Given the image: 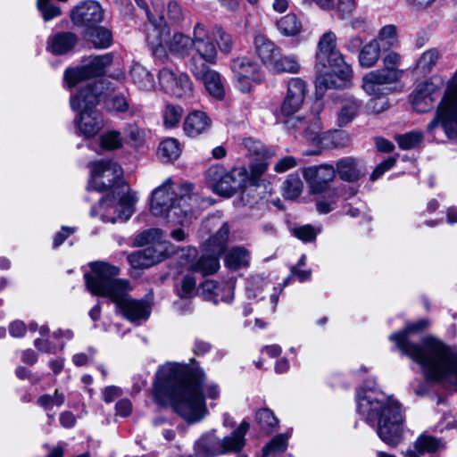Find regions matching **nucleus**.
Masks as SVG:
<instances>
[{
    "label": "nucleus",
    "instance_id": "f257e3e1",
    "mask_svg": "<svg viewBox=\"0 0 457 457\" xmlns=\"http://www.w3.org/2000/svg\"><path fill=\"white\" fill-rule=\"evenodd\" d=\"M204 370L198 367L166 362L156 373L153 387L154 401L161 405L170 404L189 423L198 422L208 413L204 398L214 402L221 393L217 383H204Z\"/></svg>",
    "mask_w": 457,
    "mask_h": 457
},
{
    "label": "nucleus",
    "instance_id": "f03ea898",
    "mask_svg": "<svg viewBox=\"0 0 457 457\" xmlns=\"http://www.w3.org/2000/svg\"><path fill=\"white\" fill-rule=\"evenodd\" d=\"M428 321L420 320L409 324L390 339L409 358L420 364L427 378L457 385V351L433 337L424 338L421 345L411 343L407 335L420 331Z\"/></svg>",
    "mask_w": 457,
    "mask_h": 457
},
{
    "label": "nucleus",
    "instance_id": "7ed1b4c3",
    "mask_svg": "<svg viewBox=\"0 0 457 457\" xmlns=\"http://www.w3.org/2000/svg\"><path fill=\"white\" fill-rule=\"evenodd\" d=\"M120 269L103 262L90 263V272L85 274L87 288L95 295L108 297L116 304L117 311L132 323L146 320L150 305L143 300L131 298L129 281L117 276Z\"/></svg>",
    "mask_w": 457,
    "mask_h": 457
},
{
    "label": "nucleus",
    "instance_id": "20e7f679",
    "mask_svg": "<svg viewBox=\"0 0 457 457\" xmlns=\"http://www.w3.org/2000/svg\"><path fill=\"white\" fill-rule=\"evenodd\" d=\"M357 411L375 428L378 436L387 445L395 446L403 438V418L397 401L375 387L365 386L357 392Z\"/></svg>",
    "mask_w": 457,
    "mask_h": 457
},
{
    "label": "nucleus",
    "instance_id": "39448f33",
    "mask_svg": "<svg viewBox=\"0 0 457 457\" xmlns=\"http://www.w3.org/2000/svg\"><path fill=\"white\" fill-rule=\"evenodd\" d=\"M337 37L332 30L323 33L318 41L315 54L317 94L328 88L346 87L352 79L353 70L337 47Z\"/></svg>",
    "mask_w": 457,
    "mask_h": 457
},
{
    "label": "nucleus",
    "instance_id": "423d86ee",
    "mask_svg": "<svg viewBox=\"0 0 457 457\" xmlns=\"http://www.w3.org/2000/svg\"><path fill=\"white\" fill-rule=\"evenodd\" d=\"M193 185L183 184L176 188L170 178L166 179L162 185L154 188L151 195L150 212L157 217L171 218L174 216L178 222L184 224L192 212L191 202H195L193 195Z\"/></svg>",
    "mask_w": 457,
    "mask_h": 457
},
{
    "label": "nucleus",
    "instance_id": "0eeeda50",
    "mask_svg": "<svg viewBox=\"0 0 457 457\" xmlns=\"http://www.w3.org/2000/svg\"><path fill=\"white\" fill-rule=\"evenodd\" d=\"M137 5L141 7L148 19L149 23L146 26V39L149 45L157 51L158 47L167 46L170 51L184 54L193 46V37L176 33L172 38L168 41V29L163 18V2L162 0H151V6L147 0H136Z\"/></svg>",
    "mask_w": 457,
    "mask_h": 457
},
{
    "label": "nucleus",
    "instance_id": "6e6552de",
    "mask_svg": "<svg viewBox=\"0 0 457 457\" xmlns=\"http://www.w3.org/2000/svg\"><path fill=\"white\" fill-rule=\"evenodd\" d=\"M98 92L92 84H87L76 95L71 96V106L78 112L76 126L86 138L95 137L104 128V119L96 110L98 104Z\"/></svg>",
    "mask_w": 457,
    "mask_h": 457
},
{
    "label": "nucleus",
    "instance_id": "1a4fd4ad",
    "mask_svg": "<svg viewBox=\"0 0 457 457\" xmlns=\"http://www.w3.org/2000/svg\"><path fill=\"white\" fill-rule=\"evenodd\" d=\"M137 196L129 185H121L104 196L91 210L92 216H97L104 222H126L135 212Z\"/></svg>",
    "mask_w": 457,
    "mask_h": 457
},
{
    "label": "nucleus",
    "instance_id": "9d476101",
    "mask_svg": "<svg viewBox=\"0 0 457 457\" xmlns=\"http://www.w3.org/2000/svg\"><path fill=\"white\" fill-rule=\"evenodd\" d=\"M216 41L220 50L224 54H229L233 48V40L222 28L208 27L197 22L193 29L194 49L198 58L207 63L215 64L218 52Z\"/></svg>",
    "mask_w": 457,
    "mask_h": 457
},
{
    "label": "nucleus",
    "instance_id": "9b49d317",
    "mask_svg": "<svg viewBox=\"0 0 457 457\" xmlns=\"http://www.w3.org/2000/svg\"><path fill=\"white\" fill-rule=\"evenodd\" d=\"M439 125L449 139H457V71L447 84L435 118L427 126L428 132L433 133Z\"/></svg>",
    "mask_w": 457,
    "mask_h": 457
},
{
    "label": "nucleus",
    "instance_id": "f8f14e48",
    "mask_svg": "<svg viewBox=\"0 0 457 457\" xmlns=\"http://www.w3.org/2000/svg\"><path fill=\"white\" fill-rule=\"evenodd\" d=\"M228 233V224L222 223L216 234L204 244V253L196 262L191 265L190 270L200 272L204 276L215 273L220 268L219 257L226 248Z\"/></svg>",
    "mask_w": 457,
    "mask_h": 457
},
{
    "label": "nucleus",
    "instance_id": "ddd939ff",
    "mask_svg": "<svg viewBox=\"0 0 457 457\" xmlns=\"http://www.w3.org/2000/svg\"><path fill=\"white\" fill-rule=\"evenodd\" d=\"M121 168L112 160H100L91 163V177L88 189L104 191L108 188L117 189L121 185Z\"/></svg>",
    "mask_w": 457,
    "mask_h": 457
},
{
    "label": "nucleus",
    "instance_id": "4468645a",
    "mask_svg": "<svg viewBox=\"0 0 457 457\" xmlns=\"http://www.w3.org/2000/svg\"><path fill=\"white\" fill-rule=\"evenodd\" d=\"M230 70L233 74L235 87L242 93L250 92L253 85L260 83L263 79V72L260 64L246 56L232 59Z\"/></svg>",
    "mask_w": 457,
    "mask_h": 457
},
{
    "label": "nucleus",
    "instance_id": "2eb2a0df",
    "mask_svg": "<svg viewBox=\"0 0 457 457\" xmlns=\"http://www.w3.org/2000/svg\"><path fill=\"white\" fill-rule=\"evenodd\" d=\"M112 62V56L108 54L91 56L84 60L80 66L68 68L64 71V82L69 88H72L90 78L101 75Z\"/></svg>",
    "mask_w": 457,
    "mask_h": 457
},
{
    "label": "nucleus",
    "instance_id": "dca6fc26",
    "mask_svg": "<svg viewBox=\"0 0 457 457\" xmlns=\"http://www.w3.org/2000/svg\"><path fill=\"white\" fill-rule=\"evenodd\" d=\"M207 64V62L193 57L190 62V71L197 79L204 83L205 91L212 99L222 101L226 94L224 80L217 71L210 69Z\"/></svg>",
    "mask_w": 457,
    "mask_h": 457
},
{
    "label": "nucleus",
    "instance_id": "f3484780",
    "mask_svg": "<svg viewBox=\"0 0 457 457\" xmlns=\"http://www.w3.org/2000/svg\"><path fill=\"white\" fill-rule=\"evenodd\" d=\"M443 85L444 79L440 76H432L428 79L419 83L411 95L412 108L418 112L429 111Z\"/></svg>",
    "mask_w": 457,
    "mask_h": 457
},
{
    "label": "nucleus",
    "instance_id": "a211bd4d",
    "mask_svg": "<svg viewBox=\"0 0 457 457\" xmlns=\"http://www.w3.org/2000/svg\"><path fill=\"white\" fill-rule=\"evenodd\" d=\"M303 176L311 191L314 194L325 192L336 177L332 165L321 164L311 166L303 170Z\"/></svg>",
    "mask_w": 457,
    "mask_h": 457
},
{
    "label": "nucleus",
    "instance_id": "6ab92c4d",
    "mask_svg": "<svg viewBox=\"0 0 457 457\" xmlns=\"http://www.w3.org/2000/svg\"><path fill=\"white\" fill-rule=\"evenodd\" d=\"M306 83L300 78H291L287 82V93L281 105V113L291 116L302 107L305 95Z\"/></svg>",
    "mask_w": 457,
    "mask_h": 457
},
{
    "label": "nucleus",
    "instance_id": "aec40b11",
    "mask_svg": "<svg viewBox=\"0 0 457 457\" xmlns=\"http://www.w3.org/2000/svg\"><path fill=\"white\" fill-rule=\"evenodd\" d=\"M235 281L232 279L218 283L214 280H205L201 285L203 296L217 304L220 302L230 303L234 299Z\"/></svg>",
    "mask_w": 457,
    "mask_h": 457
},
{
    "label": "nucleus",
    "instance_id": "412c9836",
    "mask_svg": "<svg viewBox=\"0 0 457 457\" xmlns=\"http://www.w3.org/2000/svg\"><path fill=\"white\" fill-rule=\"evenodd\" d=\"M104 12L96 1H87L77 6L71 12V20L77 26L87 27V29L100 23Z\"/></svg>",
    "mask_w": 457,
    "mask_h": 457
},
{
    "label": "nucleus",
    "instance_id": "4be33fe9",
    "mask_svg": "<svg viewBox=\"0 0 457 457\" xmlns=\"http://www.w3.org/2000/svg\"><path fill=\"white\" fill-rule=\"evenodd\" d=\"M210 185L216 194L228 197L235 191V180L220 166L211 167L207 171Z\"/></svg>",
    "mask_w": 457,
    "mask_h": 457
},
{
    "label": "nucleus",
    "instance_id": "5701e85b",
    "mask_svg": "<svg viewBox=\"0 0 457 457\" xmlns=\"http://www.w3.org/2000/svg\"><path fill=\"white\" fill-rule=\"evenodd\" d=\"M163 258V246L159 244L132 253L128 256V261L134 269H145L162 262Z\"/></svg>",
    "mask_w": 457,
    "mask_h": 457
},
{
    "label": "nucleus",
    "instance_id": "b1692460",
    "mask_svg": "<svg viewBox=\"0 0 457 457\" xmlns=\"http://www.w3.org/2000/svg\"><path fill=\"white\" fill-rule=\"evenodd\" d=\"M212 126L209 116L202 111H192L185 118L183 129L190 137H195L206 132Z\"/></svg>",
    "mask_w": 457,
    "mask_h": 457
},
{
    "label": "nucleus",
    "instance_id": "393cba45",
    "mask_svg": "<svg viewBox=\"0 0 457 457\" xmlns=\"http://www.w3.org/2000/svg\"><path fill=\"white\" fill-rule=\"evenodd\" d=\"M256 54L267 69L278 55L280 48L270 38L262 34H257L253 40Z\"/></svg>",
    "mask_w": 457,
    "mask_h": 457
},
{
    "label": "nucleus",
    "instance_id": "a878e982",
    "mask_svg": "<svg viewBox=\"0 0 457 457\" xmlns=\"http://www.w3.org/2000/svg\"><path fill=\"white\" fill-rule=\"evenodd\" d=\"M195 451L197 457L222 455L220 439L215 436V431L202 436L195 445Z\"/></svg>",
    "mask_w": 457,
    "mask_h": 457
},
{
    "label": "nucleus",
    "instance_id": "bb28decb",
    "mask_svg": "<svg viewBox=\"0 0 457 457\" xmlns=\"http://www.w3.org/2000/svg\"><path fill=\"white\" fill-rule=\"evenodd\" d=\"M249 428L247 421H242L229 436L220 439L222 454L240 452L245 445V436Z\"/></svg>",
    "mask_w": 457,
    "mask_h": 457
},
{
    "label": "nucleus",
    "instance_id": "cd10ccee",
    "mask_svg": "<svg viewBox=\"0 0 457 457\" xmlns=\"http://www.w3.org/2000/svg\"><path fill=\"white\" fill-rule=\"evenodd\" d=\"M382 62L383 68L378 70L387 77L389 80L396 83L403 77L404 71L400 68L402 57L397 52H386L382 58Z\"/></svg>",
    "mask_w": 457,
    "mask_h": 457
},
{
    "label": "nucleus",
    "instance_id": "c85d7f7f",
    "mask_svg": "<svg viewBox=\"0 0 457 457\" xmlns=\"http://www.w3.org/2000/svg\"><path fill=\"white\" fill-rule=\"evenodd\" d=\"M301 69L302 65L296 54L281 55L279 53L268 70L274 74H297L301 71Z\"/></svg>",
    "mask_w": 457,
    "mask_h": 457
},
{
    "label": "nucleus",
    "instance_id": "c756f323",
    "mask_svg": "<svg viewBox=\"0 0 457 457\" xmlns=\"http://www.w3.org/2000/svg\"><path fill=\"white\" fill-rule=\"evenodd\" d=\"M394 84L378 70L371 71L362 77V89L370 96H380L384 94V86Z\"/></svg>",
    "mask_w": 457,
    "mask_h": 457
},
{
    "label": "nucleus",
    "instance_id": "7c9ffc66",
    "mask_svg": "<svg viewBox=\"0 0 457 457\" xmlns=\"http://www.w3.org/2000/svg\"><path fill=\"white\" fill-rule=\"evenodd\" d=\"M337 171L341 179L353 182L363 175L359 162L353 157H345L337 162Z\"/></svg>",
    "mask_w": 457,
    "mask_h": 457
},
{
    "label": "nucleus",
    "instance_id": "2f4dec72",
    "mask_svg": "<svg viewBox=\"0 0 457 457\" xmlns=\"http://www.w3.org/2000/svg\"><path fill=\"white\" fill-rule=\"evenodd\" d=\"M339 104L337 122L339 127H344L355 118L361 104L353 96L342 98Z\"/></svg>",
    "mask_w": 457,
    "mask_h": 457
},
{
    "label": "nucleus",
    "instance_id": "473e14b6",
    "mask_svg": "<svg viewBox=\"0 0 457 457\" xmlns=\"http://www.w3.org/2000/svg\"><path fill=\"white\" fill-rule=\"evenodd\" d=\"M77 43V37L70 32L59 33L48 41V49L54 54H63L71 51Z\"/></svg>",
    "mask_w": 457,
    "mask_h": 457
},
{
    "label": "nucleus",
    "instance_id": "72a5a7b5",
    "mask_svg": "<svg viewBox=\"0 0 457 457\" xmlns=\"http://www.w3.org/2000/svg\"><path fill=\"white\" fill-rule=\"evenodd\" d=\"M181 154L179 142L173 137H167L160 142L157 156L162 162H173Z\"/></svg>",
    "mask_w": 457,
    "mask_h": 457
},
{
    "label": "nucleus",
    "instance_id": "f704fd0d",
    "mask_svg": "<svg viewBox=\"0 0 457 457\" xmlns=\"http://www.w3.org/2000/svg\"><path fill=\"white\" fill-rule=\"evenodd\" d=\"M130 77L133 83L142 90L149 91L155 87L153 75L138 62H135L131 66Z\"/></svg>",
    "mask_w": 457,
    "mask_h": 457
},
{
    "label": "nucleus",
    "instance_id": "c9c22d12",
    "mask_svg": "<svg viewBox=\"0 0 457 457\" xmlns=\"http://www.w3.org/2000/svg\"><path fill=\"white\" fill-rule=\"evenodd\" d=\"M385 52L395 47L398 44V29L395 25L387 24L383 26L372 39Z\"/></svg>",
    "mask_w": 457,
    "mask_h": 457
},
{
    "label": "nucleus",
    "instance_id": "e433bc0d",
    "mask_svg": "<svg viewBox=\"0 0 457 457\" xmlns=\"http://www.w3.org/2000/svg\"><path fill=\"white\" fill-rule=\"evenodd\" d=\"M250 262V253L247 249L236 246L231 248L225 256V264L230 270L245 268Z\"/></svg>",
    "mask_w": 457,
    "mask_h": 457
},
{
    "label": "nucleus",
    "instance_id": "4c0bfd02",
    "mask_svg": "<svg viewBox=\"0 0 457 457\" xmlns=\"http://www.w3.org/2000/svg\"><path fill=\"white\" fill-rule=\"evenodd\" d=\"M382 49L372 39L364 45L359 53V63L362 68L369 69L376 65L380 59Z\"/></svg>",
    "mask_w": 457,
    "mask_h": 457
},
{
    "label": "nucleus",
    "instance_id": "58836bf2",
    "mask_svg": "<svg viewBox=\"0 0 457 457\" xmlns=\"http://www.w3.org/2000/svg\"><path fill=\"white\" fill-rule=\"evenodd\" d=\"M277 28L285 37H295L302 31V22L294 13L281 17L277 22Z\"/></svg>",
    "mask_w": 457,
    "mask_h": 457
},
{
    "label": "nucleus",
    "instance_id": "ea45409f",
    "mask_svg": "<svg viewBox=\"0 0 457 457\" xmlns=\"http://www.w3.org/2000/svg\"><path fill=\"white\" fill-rule=\"evenodd\" d=\"M87 37L96 48H107L112 42V32L104 27H92L87 29Z\"/></svg>",
    "mask_w": 457,
    "mask_h": 457
},
{
    "label": "nucleus",
    "instance_id": "a19ab883",
    "mask_svg": "<svg viewBox=\"0 0 457 457\" xmlns=\"http://www.w3.org/2000/svg\"><path fill=\"white\" fill-rule=\"evenodd\" d=\"M350 143V136L343 130L328 131L321 137V144L326 147L342 148Z\"/></svg>",
    "mask_w": 457,
    "mask_h": 457
},
{
    "label": "nucleus",
    "instance_id": "79ce46f5",
    "mask_svg": "<svg viewBox=\"0 0 457 457\" xmlns=\"http://www.w3.org/2000/svg\"><path fill=\"white\" fill-rule=\"evenodd\" d=\"M441 53L436 48H431L424 52L417 62L416 68L423 74L432 71L436 65Z\"/></svg>",
    "mask_w": 457,
    "mask_h": 457
},
{
    "label": "nucleus",
    "instance_id": "37998d69",
    "mask_svg": "<svg viewBox=\"0 0 457 457\" xmlns=\"http://www.w3.org/2000/svg\"><path fill=\"white\" fill-rule=\"evenodd\" d=\"M287 438L286 434H279L273 437L263 447L262 457H277L284 453L287 447Z\"/></svg>",
    "mask_w": 457,
    "mask_h": 457
},
{
    "label": "nucleus",
    "instance_id": "c03bdc74",
    "mask_svg": "<svg viewBox=\"0 0 457 457\" xmlns=\"http://www.w3.org/2000/svg\"><path fill=\"white\" fill-rule=\"evenodd\" d=\"M303 183L300 176L296 173L291 174L284 182L283 195L287 199H296L303 191Z\"/></svg>",
    "mask_w": 457,
    "mask_h": 457
},
{
    "label": "nucleus",
    "instance_id": "a18cd8bd",
    "mask_svg": "<svg viewBox=\"0 0 457 457\" xmlns=\"http://www.w3.org/2000/svg\"><path fill=\"white\" fill-rule=\"evenodd\" d=\"M443 446L442 442L433 436L422 435L415 442L414 449L416 456L426 453H433Z\"/></svg>",
    "mask_w": 457,
    "mask_h": 457
},
{
    "label": "nucleus",
    "instance_id": "49530a36",
    "mask_svg": "<svg viewBox=\"0 0 457 457\" xmlns=\"http://www.w3.org/2000/svg\"><path fill=\"white\" fill-rule=\"evenodd\" d=\"M183 109L179 105L168 104L164 106L162 111L163 126L166 129H172L177 127L182 118Z\"/></svg>",
    "mask_w": 457,
    "mask_h": 457
},
{
    "label": "nucleus",
    "instance_id": "de8ad7c7",
    "mask_svg": "<svg viewBox=\"0 0 457 457\" xmlns=\"http://www.w3.org/2000/svg\"><path fill=\"white\" fill-rule=\"evenodd\" d=\"M196 279L192 275H187L184 277L180 287L177 289L178 295L181 299L175 303V308L179 311H183L182 300L191 298L195 290Z\"/></svg>",
    "mask_w": 457,
    "mask_h": 457
},
{
    "label": "nucleus",
    "instance_id": "09e8293b",
    "mask_svg": "<svg viewBox=\"0 0 457 457\" xmlns=\"http://www.w3.org/2000/svg\"><path fill=\"white\" fill-rule=\"evenodd\" d=\"M100 146L104 151H115L123 145V137L121 133L117 130H108L100 138Z\"/></svg>",
    "mask_w": 457,
    "mask_h": 457
},
{
    "label": "nucleus",
    "instance_id": "8fccbe9b",
    "mask_svg": "<svg viewBox=\"0 0 457 457\" xmlns=\"http://www.w3.org/2000/svg\"><path fill=\"white\" fill-rule=\"evenodd\" d=\"M256 420L261 428L266 432H270L278 426V420L274 413L266 408L261 409L256 412Z\"/></svg>",
    "mask_w": 457,
    "mask_h": 457
},
{
    "label": "nucleus",
    "instance_id": "3c124183",
    "mask_svg": "<svg viewBox=\"0 0 457 457\" xmlns=\"http://www.w3.org/2000/svg\"><path fill=\"white\" fill-rule=\"evenodd\" d=\"M423 133L420 131H411L403 135L395 137L399 147L403 150H409L419 146L423 140Z\"/></svg>",
    "mask_w": 457,
    "mask_h": 457
},
{
    "label": "nucleus",
    "instance_id": "603ef678",
    "mask_svg": "<svg viewBox=\"0 0 457 457\" xmlns=\"http://www.w3.org/2000/svg\"><path fill=\"white\" fill-rule=\"evenodd\" d=\"M125 133L131 146L138 148L145 144V131L137 124L128 125Z\"/></svg>",
    "mask_w": 457,
    "mask_h": 457
},
{
    "label": "nucleus",
    "instance_id": "864d4df0",
    "mask_svg": "<svg viewBox=\"0 0 457 457\" xmlns=\"http://www.w3.org/2000/svg\"><path fill=\"white\" fill-rule=\"evenodd\" d=\"M179 76L169 69H162L159 72V82L162 88L168 94H180L174 86Z\"/></svg>",
    "mask_w": 457,
    "mask_h": 457
},
{
    "label": "nucleus",
    "instance_id": "5fc2aeb1",
    "mask_svg": "<svg viewBox=\"0 0 457 457\" xmlns=\"http://www.w3.org/2000/svg\"><path fill=\"white\" fill-rule=\"evenodd\" d=\"M320 232L319 228L312 225H303L292 229L293 235L304 243L315 241L317 235Z\"/></svg>",
    "mask_w": 457,
    "mask_h": 457
},
{
    "label": "nucleus",
    "instance_id": "6e6d98bb",
    "mask_svg": "<svg viewBox=\"0 0 457 457\" xmlns=\"http://www.w3.org/2000/svg\"><path fill=\"white\" fill-rule=\"evenodd\" d=\"M269 285L262 278L254 277L247 282L246 295L249 299H262L263 296L261 295L264 287H268Z\"/></svg>",
    "mask_w": 457,
    "mask_h": 457
},
{
    "label": "nucleus",
    "instance_id": "4d7b16f0",
    "mask_svg": "<svg viewBox=\"0 0 457 457\" xmlns=\"http://www.w3.org/2000/svg\"><path fill=\"white\" fill-rule=\"evenodd\" d=\"M175 87L181 94H171L176 97H188L192 96L193 83L189 77L185 73H180L174 83Z\"/></svg>",
    "mask_w": 457,
    "mask_h": 457
},
{
    "label": "nucleus",
    "instance_id": "13d9d810",
    "mask_svg": "<svg viewBox=\"0 0 457 457\" xmlns=\"http://www.w3.org/2000/svg\"><path fill=\"white\" fill-rule=\"evenodd\" d=\"M52 0H37V8L46 21L51 20L61 14L58 7L54 6L50 2Z\"/></svg>",
    "mask_w": 457,
    "mask_h": 457
},
{
    "label": "nucleus",
    "instance_id": "bf43d9fd",
    "mask_svg": "<svg viewBox=\"0 0 457 457\" xmlns=\"http://www.w3.org/2000/svg\"><path fill=\"white\" fill-rule=\"evenodd\" d=\"M64 402V395L62 393H60L58 390H55L54 395L53 396L49 395H44L40 396L37 400V403L40 406L50 409L53 406H60Z\"/></svg>",
    "mask_w": 457,
    "mask_h": 457
},
{
    "label": "nucleus",
    "instance_id": "052dcab7",
    "mask_svg": "<svg viewBox=\"0 0 457 457\" xmlns=\"http://www.w3.org/2000/svg\"><path fill=\"white\" fill-rule=\"evenodd\" d=\"M162 238V232L159 228H151L137 236L136 241L138 245L155 243Z\"/></svg>",
    "mask_w": 457,
    "mask_h": 457
},
{
    "label": "nucleus",
    "instance_id": "680f3d73",
    "mask_svg": "<svg viewBox=\"0 0 457 457\" xmlns=\"http://www.w3.org/2000/svg\"><path fill=\"white\" fill-rule=\"evenodd\" d=\"M112 108L119 112H129L131 115L135 113L134 108H129V101L122 95H118L112 97Z\"/></svg>",
    "mask_w": 457,
    "mask_h": 457
},
{
    "label": "nucleus",
    "instance_id": "e2e57ef3",
    "mask_svg": "<svg viewBox=\"0 0 457 457\" xmlns=\"http://www.w3.org/2000/svg\"><path fill=\"white\" fill-rule=\"evenodd\" d=\"M297 164L298 162L294 156H286L276 162L274 170L278 173H283L296 167Z\"/></svg>",
    "mask_w": 457,
    "mask_h": 457
},
{
    "label": "nucleus",
    "instance_id": "0e129e2a",
    "mask_svg": "<svg viewBox=\"0 0 457 457\" xmlns=\"http://www.w3.org/2000/svg\"><path fill=\"white\" fill-rule=\"evenodd\" d=\"M355 0H338L337 11L341 18L352 15L355 10Z\"/></svg>",
    "mask_w": 457,
    "mask_h": 457
},
{
    "label": "nucleus",
    "instance_id": "69168bd1",
    "mask_svg": "<svg viewBox=\"0 0 457 457\" xmlns=\"http://www.w3.org/2000/svg\"><path fill=\"white\" fill-rule=\"evenodd\" d=\"M395 157H389L379 163L371 173L370 179L374 181L379 179L386 170L395 165Z\"/></svg>",
    "mask_w": 457,
    "mask_h": 457
},
{
    "label": "nucleus",
    "instance_id": "338daca9",
    "mask_svg": "<svg viewBox=\"0 0 457 457\" xmlns=\"http://www.w3.org/2000/svg\"><path fill=\"white\" fill-rule=\"evenodd\" d=\"M167 15L171 22H179L183 19V11L181 6L175 1L170 2L167 6Z\"/></svg>",
    "mask_w": 457,
    "mask_h": 457
},
{
    "label": "nucleus",
    "instance_id": "774afa93",
    "mask_svg": "<svg viewBox=\"0 0 457 457\" xmlns=\"http://www.w3.org/2000/svg\"><path fill=\"white\" fill-rule=\"evenodd\" d=\"M331 198L329 201L325 199H320L317 202V211L321 214H326L331 212L336 204V194L333 192L331 194Z\"/></svg>",
    "mask_w": 457,
    "mask_h": 457
}]
</instances>
